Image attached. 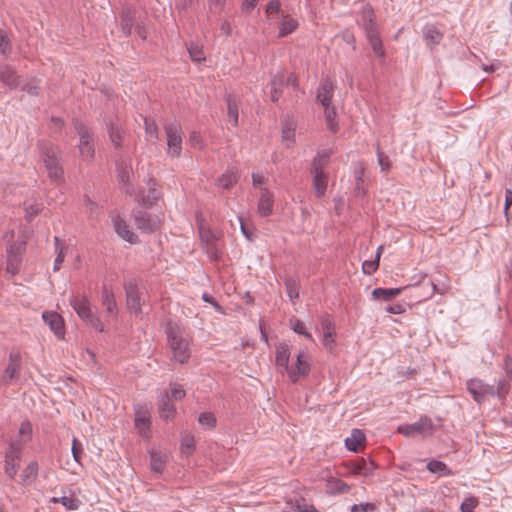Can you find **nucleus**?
Wrapping results in <instances>:
<instances>
[{
  "label": "nucleus",
  "instance_id": "1",
  "mask_svg": "<svg viewBox=\"0 0 512 512\" xmlns=\"http://www.w3.org/2000/svg\"><path fill=\"white\" fill-rule=\"evenodd\" d=\"M166 336L172 352V360L179 364L187 363L191 356V336L186 329L179 323L169 322L166 327Z\"/></svg>",
  "mask_w": 512,
  "mask_h": 512
},
{
  "label": "nucleus",
  "instance_id": "2",
  "mask_svg": "<svg viewBox=\"0 0 512 512\" xmlns=\"http://www.w3.org/2000/svg\"><path fill=\"white\" fill-rule=\"evenodd\" d=\"M41 155L48 177L59 184L64 179V170L60 164V150L57 146L48 145L41 148Z\"/></svg>",
  "mask_w": 512,
  "mask_h": 512
},
{
  "label": "nucleus",
  "instance_id": "3",
  "mask_svg": "<svg viewBox=\"0 0 512 512\" xmlns=\"http://www.w3.org/2000/svg\"><path fill=\"white\" fill-rule=\"evenodd\" d=\"M374 12L370 6H365L362 9V23L366 33V37L371 45V48L376 56L383 57L384 49L382 40L379 36L378 28L374 23Z\"/></svg>",
  "mask_w": 512,
  "mask_h": 512
},
{
  "label": "nucleus",
  "instance_id": "4",
  "mask_svg": "<svg viewBox=\"0 0 512 512\" xmlns=\"http://www.w3.org/2000/svg\"><path fill=\"white\" fill-rule=\"evenodd\" d=\"M167 141V155L171 158H179L182 154L183 129L177 120L163 125Z\"/></svg>",
  "mask_w": 512,
  "mask_h": 512
},
{
  "label": "nucleus",
  "instance_id": "5",
  "mask_svg": "<svg viewBox=\"0 0 512 512\" xmlns=\"http://www.w3.org/2000/svg\"><path fill=\"white\" fill-rule=\"evenodd\" d=\"M73 126L79 137L78 149L81 157L86 161L93 160L95 156V146L92 132L79 120H74Z\"/></svg>",
  "mask_w": 512,
  "mask_h": 512
},
{
  "label": "nucleus",
  "instance_id": "6",
  "mask_svg": "<svg viewBox=\"0 0 512 512\" xmlns=\"http://www.w3.org/2000/svg\"><path fill=\"white\" fill-rule=\"evenodd\" d=\"M107 133L111 144L118 152L128 149V133L120 124L118 118L109 119L105 121Z\"/></svg>",
  "mask_w": 512,
  "mask_h": 512
},
{
  "label": "nucleus",
  "instance_id": "7",
  "mask_svg": "<svg viewBox=\"0 0 512 512\" xmlns=\"http://www.w3.org/2000/svg\"><path fill=\"white\" fill-rule=\"evenodd\" d=\"M433 430V422L427 416L420 417L416 422L412 424H402L398 426V432L407 437L416 434L426 437L431 435Z\"/></svg>",
  "mask_w": 512,
  "mask_h": 512
},
{
  "label": "nucleus",
  "instance_id": "8",
  "mask_svg": "<svg viewBox=\"0 0 512 512\" xmlns=\"http://www.w3.org/2000/svg\"><path fill=\"white\" fill-rule=\"evenodd\" d=\"M467 389L473 399L478 403L485 401L488 397L495 396L494 387L484 383L480 379H470L467 381Z\"/></svg>",
  "mask_w": 512,
  "mask_h": 512
},
{
  "label": "nucleus",
  "instance_id": "9",
  "mask_svg": "<svg viewBox=\"0 0 512 512\" xmlns=\"http://www.w3.org/2000/svg\"><path fill=\"white\" fill-rule=\"evenodd\" d=\"M134 222L136 227L145 233L154 232L160 226V218L156 214L143 210L134 213Z\"/></svg>",
  "mask_w": 512,
  "mask_h": 512
},
{
  "label": "nucleus",
  "instance_id": "10",
  "mask_svg": "<svg viewBox=\"0 0 512 512\" xmlns=\"http://www.w3.org/2000/svg\"><path fill=\"white\" fill-rule=\"evenodd\" d=\"M25 243H11L7 246V267L6 270L12 275H16L20 269L21 255L24 252Z\"/></svg>",
  "mask_w": 512,
  "mask_h": 512
},
{
  "label": "nucleus",
  "instance_id": "11",
  "mask_svg": "<svg viewBox=\"0 0 512 512\" xmlns=\"http://www.w3.org/2000/svg\"><path fill=\"white\" fill-rule=\"evenodd\" d=\"M21 369V357L18 353H10L9 363L1 377V383L8 386L19 378Z\"/></svg>",
  "mask_w": 512,
  "mask_h": 512
},
{
  "label": "nucleus",
  "instance_id": "12",
  "mask_svg": "<svg viewBox=\"0 0 512 512\" xmlns=\"http://www.w3.org/2000/svg\"><path fill=\"white\" fill-rule=\"evenodd\" d=\"M310 364L308 355L305 352H299L296 356L295 366L287 368V374L293 383H296L301 377L308 374Z\"/></svg>",
  "mask_w": 512,
  "mask_h": 512
},
{
  "label": "nucleus",
  "instance_id": "13",
  "mask_svg": "<svg viewBox=\"0 0 512 512\" xmlns=\"http://www.w3.org/2000/svg\"><path fill=\"white\" fill-rule=\"evenodd\" d=\"M42 319L49 326L50 330L59 339H62L65 335L64 320L56 312L44 311L42 313Z\"/></svg>",
  "mask_w": 512,
  "mask_h": 512
},
{
  "label": "nucleus",
  "instance_id": "14",
  "mask_svg": "<svg viewBox=\"0 0 512 512\" xmlns=\"http://www.w3.org/2000/svg\"><path fill=\"white\" fill-rule=\"evenodd\" d=\"M124 289L126 294L127 308L131 312L139 314L141 312V304L137 284L134 281H129L124 285Z\"/></svg>",
  "mask_w": 512,
  "mask_h": 512
},
{
  "label": "nucleus",
  "instance_id": "15",
  "mask_svg": "<svg viewBox=\"0 0 512 512\" xmlns=\"http://www.w3.org/2000/svg\"><path fill=\"white\" fill-rule=\"evenodd\" d=\"M284 511H295V512H318L317 509L309 503L304 497L295 494L290 496L286 500V507Z\"/></svg>",
  "mask_w": 512,
  "mask_h": 512
},
{
  "label": "nucleus",
  "instance_id": "16",
  "mask_svg": "<svg viewBox=\"0 0 512 512\" xmlns=\"http://www.w3.org/2000/svg\"><path fill=\"white\" fill-rule=\"evenodd\" d=\"M150 414L147 410L137 407L135 409V428L144 438H150Z\"/></svg>",
  "mask_w": 512,
  "mask_h": 512
},
{
  "label": "nucleus",
  "instance_id": "17",
  "mask_svg": "<svg viewBox=\"0 0 512 512\" xmlns=\"http://www.w3.org/2000/svg\"><path fill=\"white\" fill-rule=\"evenodd\" d=\"M334 95V86L333 83L328 79H322L318 88L316 100L321 104V106L332 105V98Z\"/></svg>",
  "mask_w": 512,
  "mask_h": 512
},
{
  "label": "nucleus",
  "instance_id": "18",
  "mask_svg": "<svg viewBox=\"0 0 512 512\" xmlns=\"http://www.w3.org/2000/svg\"><path fill=\"white\" fill-rule=\"evenodd\" d=\"M132 175V168L129 164L121 163L118 165L117 178L119 182L122 184L125 193L128 195H133L135 191L131 182Z\"/></svg>",
  "mask_w": 512,
  "mask_h": 512
},
{
  "label": "nucleus",
  "instance_id": "19",
  "mask_svg": "<svg viewBox=\"0 0 512 512\" xmlns=\"http://www.w3.org/2000/svg\"><path fill=\"white\" fill-rule=\"evenodd\" d=\"M150 455V469L156 473H162L165 469L166 463L169 460V454L166 451L151 449Z\"/></svg>",
  "mask_w": 512,
  "mask_h": 512
},
{
  "label": "nucleus",
  "instance_id": "20",
  "mask_svg": "<svg viewBox=\"0 0 512 512\" xmlns=\"http://www.w3.org/2000/svg\"><path fill=\"white\" fill-rule=\"evenodd\" d=\"M274 206L273 194L267 188H261V195L258 201V213L262 217H267L272 214Z\"/></svg>",
  "mask_w": 512,
  "mask_h": 512
},
{
  "label": "nucleus",
  "instance_id": "21",
  "mask_svg": "<svg viewBox=\"0 0 512 512\" xmlns=\"http://www.w3.org/2000/svg\"><path fill=\"white\" fill-rule=\"evenodd\" d=\"M444 37V33L437 28L436 25L427 24L423 28V38L426 45L430 48H433L440 44Z\"/></svg>",
  "mask_w": 512,
  "mask_h": 512
},
{
  "label": "nucleus",
  "instance_id": "22",
  "mask_svg": "<svg viewBox=\"0 0 512 512\" xmlns=\"http://www.w3.org/2000/svg\"><path fill=\"white\" fill-rule=\"evenodd\" d=\"M112 223H113L114 230L119 237H121L122 239H124L130 243L137 242V240H138L137 236L132 231H130L128 225L120 216L113 217Z\"/></svg>",
  "mask_w": 512,
  "mask_h": 512
},
{
  "label": "nucleus",
  "instance_id": "23",
  "mask_svg": "<svg viewBox=\"0 0 512 512\" xmlns=\"http://www.w3.org/2000/svg\"><path fill=\"white\" fill-rule=\"evenodd\" d=\"M160 198V192L156 187V182L150 178L148 180V191L139 194V201L146 207H151Z\"/></svg>",
  "mask_w": 512,
  "mask_h": 512
},
{
  "label": "nucleus",
  "instance_id": "24",
  "mask_svg": "<svg viewBox=\"0 0 512 512\" xmlns=\"http://www.w3.org/2000/svg\"><path fill=\"white\" fill-rule=\"evenodd\" d=\"M0 81L10 89L19 86V76L10 65L0 66Z\"/></svg>",
  "mask_w": 512,
  "mask_h": 512
},
{
  "label": "nucleus",
  "instance_id": "25",
  "mask_svg": "<svg viewBox=\"0 0 512 512\" xmlns=\"http://www.w3.org/2000/svg\"><path fill=\"white\" fill-rule=\"evenodd\" d=\"M70 304L81 320L86 321L91 318L90 302L86 297L73 298Z\"/></svg>",
  "mask_w": 512,
  "mask_h": 512
},
{
  "label": "nucleus",
  "instance_id": "26",
  "mask_svg": "<svg viewBox=\"0 0 512 512\" xmlns=\"http://www.w3.org/2000/svg\"><path fill=\"white\" fill-rule=\"evenodd\" d=\"M101 304L109 315L114 316L117 314L118 310L114 293L107 285L102 286Z\"/></svg>",
  "mask_w": 512,
  "mask_h": 512
},
{
  "label": "nucleus",
  "instance_id": "27",
  "mask_svg": "<svg viewBox=\"0 0 512 512\" xmlns=\"http://www.w3.org/2000/svg\"><path fill=\"white\" fill-rule=\"evenodd\" d=\"M321 326L323 329V345L331 348L335 342V325L333 321L328 316H326L322 318Z\"/></svg>",
  "mask_w": 512,
  "mask_h": 512
},
{
  "label": "nucleus",
  "instance_id": "28",
  "mask_svg": "<svg viewBox=\"0 0 512 512\" xmlns=\"http://www.w3.org/2000/svg\"><path fill=\"white\" fill-rule=\"evenodd\" d=\"M311 173L313 174L315 195L322 197L327 189V175L324 171H319V168L311 169Z\"/></svg>",
  "mask_w": 512,
  "mask_h": 512
},
{
  "label": "nucleus",
  "instance_id": "29",
  "mask_svg": "<svg viewBox=\"0 0 512 512\" xmlns=\"http://www.w3.org/2000/svg\"><path fill=\"white\" fill-rule=\"evenodd\" d=\"M374 469L375 465L371 460L362 458L351 462V471L355 475L367 477Z\"/></svg>",
  "mask_w": 512,
  "mask_h": 512
},
{
  "label": "nucleus",
  "instance_id": "30",
  "mask_svg": "<svg viewBox=\"0 0 512 512\" xmlns=\"http://www.w3.org/2000/svg\"><path fill=\"white\" fill-rule=\"evenodd\" d=\"M160 415L164 419L172 418L176 413L175 406L171 403L167 392H163L158 399Z\"/></svg>",
  "mask_w": 512,
  "mask_h": 512
},
{
  "label": "nucleus",
  "instance_id": "31",
  "mask_svg": "<svg viewBox=\"0 0 512 512\" xmlns=\"http://www.w3.org/2000/svg\"><path fill=\"white\" fill-rule=\"evenodd\" d=\"M297 27L298 21L296 19L287 14L282 15V18L280 19L278 36L285 37L294 32L297 29Z\"/></svg>",
  "mask_w": 512,
  "mask_h": 512
},
{
  "label": "nucleus",
  "instance_id": "32",
  "mask_svg": "<svg viewBox=\"0 0 512 512\" xmlns=\"http://www.w3.org/2000/svg\"><path fill=\"white\" fill-rule=\"evenodd\" d=\"M265 12L270 22L278 21L282 18V15H285L279 0H270L266 5Z\"/></svg>",
  "mask_w": 512,
  "mask_h": 512
},
{
  "label": "nucleus",
  "instance_id": "33",
  "mask_svg": "<svg viewBox=\"0 0 512 512\" xmlns=\"http://www.w3.org/2000/svg\"><path fill=\"white\" fill-rule=\"evenodd\" d=\"M237 179V171L234 168H229L217 179L216 184L220 188L229 189L237 182Z\"/></svg>",
  "mask_w": 512,
  "mask_h": 512
},
{
  "label": "nucleus",
  "instance_id": "34",
  "mask_svg": "<svg viewBox=\"0 0 512 512\" xmlns=\"http://www.w3.org/2000/svg\"><path fill=\"white\" fill-rule=\"evenodd\" d=\"M402 292V288H375L372 291V297L381 301H389L397 297Z\"/></svg>",
  "mask_w": 512,
  "mask_h": 512
},
{
  "label": "nucleus",
  "instance_id": "35",
  "mask_svg": "<svg viewBox=\"0 0 512 512\" xmlns=\"http://www.w3.org/2000/svg\"><path fill=\"white\" fill-rule=\"evenodd\" d=\"M364 440L365 434L360 429H353L351 435L345 439V446L348 450L356 452Z\"/></svg>",
  "mask_w": 512,
  "mask_h": 512
},
{
  "label": "nucleus",
  "instance_id": "36",
  "mask_svg": "<svg viewBox=\"0 0 512 512\" xmlns=\"http://www.w3.org/2000/svg\"><path fill=\"white\" fill-rule=\"evenodd\" d=\"M60 503L69 511L78 510L82 504L81 500L71 490L63 492V495L60 496Z\"/></svg>",
  "mask_w": 512,
  "mask_h": 512
},
{
  "label": "nucleus",
  "instance_id": "37",
  "mask_svg": "<svg viewBox=\"0 0 512 512\" xmlns=\"http://www.w3.org/2000/svg\"><path fill=\"white\" fill-rule=\"evenodd\" d=\"M38 475V464L35 461H31L22 471L21 484L30 485L37 478Z\"/></svg>",
  "mask_w": 512,
  "mask_h": 512
},
{
  "label": "nucleus",
  "instance_id": "38",
  "mask_svg": "<svg viewBox=\"0 0 512 512\" xmlns=\"http://www.w3.org/2000/svg\"><path fill=\"white\" fill-rule=\"evenodd\" d=\"M120 19H121V29L125 36H129L132 31L133 27V12L130 8H123L120 13Z\"/></svg>",
  "mask_w": 512,
  "mask_h": 512
},
{
  "label": "nucleus",
  "instance_id": "39",
  "mask_svg": "<svg viewBox=\"0 0 512 512\" xmlns=\"http://www.w3.org/2000/svg\"><path fill=\"white\" fill-rule=\"evenodd\" d=\"M426 468L429 472L437 474L438 476H450L452 475L451 469L442 461L430 460Z\"/></svg>",
  "mask_w": 512,
  "mask_h": 512
},
{
  "label": "nucleus",
  "instance_id": "40",
  "mask_svg": "<svg viewBox=\"0 0 512 512\" xmlns=\"http://www.w3.org/2000/svg\"><path fill=\"white\" fill-rule=\"evenodd\" d=\"M289 358H290V351L289 346L285 343H281L277 347L276 352V365L284 367L287 371V368H290L289 366Z\"/></svg>",
  "mask_w": 512,
  "mask_h": 512
},
{
  "label": "nucleus",
  "instance_id": "41",
  "mask_svg": "<svg viewBox=\"0 0 512 512\" xmlns=\"http://www.w3.org/2000/svg\"><path fill=\"white\" fill-rule=\"evenodd\" d=\"M144 127L147 140L155 144L159 140V129L156 122L153 119L145 117Z\"/></svg>",
  "mask_w": 512,
  "mask_h": 512
},
{
  "label": "nucleus",
  "instance_id": "42",
  "mask_svg": "<svg viewBox=\"0 0 512 512\" xmlns=\"http://www.w3.org/2000/svg\"><path fill=\"white\" fill-rule=\"evenodd\" d=\"M325 121L327 124V128L335 133L338 130V123L336 121V109L333 105L323 106Z\"/></svg>",
  "mask_w": 512,
  "mask_h": 512
},
{
  "label": "nucleus",
  "instance_id": "43",
  "mask_svg": "<svg viewBox=\"0 0 512 512\" xmlns=\"http://www.w3.org/2000/svg\"><path fill=\"white\" fill-rule=\"evenodd\" d=\"M284 285L289 299L294 302L299 297L298 282L291 276H286Z\"/></svg>",
  "mask_w": 512,
  "mask_h": 512
},
{
  "label": "nucleus",
  "instance_id": "44",
  "mask_svg": "<svg viewBox=\"0 0 512 512\" xmlns=\"http://www.w3.org/2000/svg\"><path fill=\"white\" fill-rule=\"evenodd\" d=\"M226 104L228 110V118L233 123L234 126H237L239 113L235 97L232 95H227Z\"/></svg>",
  "mask_w": 512,
  "mask_h": 512
},
{
  "label": "nucleus",
  "instance_id": "45",
  "mask_svg": "<svg viewBox=\"0 0 512 512\" xmlns=\"http://www.w3.org/2000/svg\"><path fill=\"white\" fill-rule=\"evenodd\" d=\"M331 151L323 150L317 153L314 157L311 165V169L319 168V171H324V167L329 161Z\"/></svg>",
  "mask_w": 512,
  "mask_h": 512
},
{
  "label": "nucleus",
  "instance_id": "46",
  "mask_svg": "<svg viewBox=\"0 0 512 512\" xmlns=\"http://www.w3.org/2000/svg\"><path fill=\"white\" fill-rule=\"evenodd\" d=\"M282 140L286 142L287 147H290L295 140V127L293 123L285 122L282 125Z\"/></svg>",
  "mask_w": 512,
  "mask_h": 512
},
{
  "label": "nucleus",
  "instance_id": "47",
  "mask_svg": "<svg viewBox=\"0 0 512 512\" xmlns=\"http://www.w3.org/2000/svg\"><path fill=\"white\" fill-rule=\"evenodd\" d=\"M282 84H283V79L280 76H275L271 80V83H270V85H271L270 97H271V100L273 102H277L279 100V97L281 95L280 87L282 86Z\"/></svg>",
  "mask_w": 512,
  "mask_h": 512
},
{
  "label": "nucleus",
  "instance_id": "48",
  "mask_svg": "<svg viewBox=\"0 0 512 512\" xmlns=\"http://www.w3.org/2000/svg\"><path fill=\"white\" fill-rule=\"evenodd\" d=\"M22 448L18 443H11L6 451L5 459L9 461H20Z\"/></svg>",
  "mask_w": 512,
  "mask_h": 512
},
{
  "label": "nucleus",
  "instance_id": "49",
  "mask_svg": "<svg viewBox=\"0 0 512 512\" xmlns=\"http://www.w3.org/2000/svg\"><path fill=\"white\" fill-rule=\"evenodd\" d=\"M12 51L11 42L7 36V33L0 29V53L4 57H8Z\"/></svg>",
  "mask_w": 512,
  "mask_h": 512
},
{
  "label": "nucleus",
  "instance_id": "50",
  "mask_svg": "<svg viewBox=\"0 0 512 512\" xmlns=\"http://www.w3.org/2000/svg\"><path fill=\"white\" fill-rule=\"evenodd\" d=\"M187 49H188V53H189L192 61L201 62V61L205 60V55H204L203 49L198 44L192 43L188 46Z\"/></svg>",
  "mask_w": 512,
  "mask_h": 512
},
{
  "label": "nucleus",
  "instance_id": "51",
  "mask_svg": "<svg viewBox=\"0 0 512 512\" xmlns=\"http://www.w3.org/2000/svg\"><path fill=\"white\" fill-rule=\"evenodd\" d=\"M195 450V440L191 435H185L181 441V451L185 455H191Z\"/></svg>",
  "mask_w": 512,
  "mask_h": 512
},
{
  "label": "nucleus",
  "instance_id": "52",
  "mask_svg": "<svg viewBox=\"0 0 512 512\" xmlns=\"http://www.w3.org/2000/svg\"><path fill=\"white\" fill-rule=\"evenodd\" d=\"M198 422L206 428H214L216 426V417L211 412H203L198 417Z\"/></svg>",
  "mask_w": 512,
  "mask_h": 512
},
{
  "label": "nucleus",
  "instance_id": "53",
  "mask_svg": "<svg viewBox=\"0 0 512 512\" xmlns=\"http://www.w3.org/2000/svg\"><path fill=\"white\" fill-rule=\"evenodd\" d=\"M189 144L195 148L202 150L205 148V142L202 136L197 131H192L189 135Z\"/></svg>",
  "mask_w": 512,
  "mask_h": 512
},
{
  "label": "nucleus",
  "instance_id": "54",
  "mask_svg": "<svg viewBox=\"0 0 512 512\" xmlns=\"http://www.w3.org/2000/svg\"><path fill=\"white\" fill-rule=\"evenodd\" d=\"M84 209L90 217L98 216L100 211L98 204L95 201L91 200L89 197H86L84 199Z\"/></svg>",
  "mask_w": 512,
  "mask_h": 512
},
{
  "label": "nucleus",
  "instance_id": "55",
  "mask_svg": "<svg viewBox=\"0 0 512 512\" xmlns=\"http://www.w3.org/2000/svg\"><path fill=\"white\" fill-rule=\"evenodd\" d=\"M291 328L295 333L303 335L308 339H312V335L306 330V327L301 320H299V319L292 320Z\"/></svg>",
  "mask_w": 512,
  "mask_h": 512
},
{
  "label": "nucleus",
  "instance_id": "56",
  "mask_svg": "<svg viewBox=\"0 0 512 512\" xmlns=\"http://www.w3.org/2000/svg\"><path fill=\"white\" fill-rule=\"evenodd\" d=\"M478 505V500L477 498L473 497V496H469V497H466L461 505H460V510L461 512H474V509L477 507Z\"/></svg>",
  "mask_w": 512,
  "mask_h": 512
},
{
  "label": "nucleus",
  "instance_id": "57",
  "mask_svg": "<svg viewBox=\"0 0 512 512\" xmlns=\"http://www.w3.org/2000/svg\"><path fill=\"white\" fill-rule=\"evenodd\" d=\"M19 469L18 461H9L5 459L4 471L7 477L14 479Z\"/></svg>",
  "mask_w": 512,
  "mask_h": 512
},
{
  "label": "nucleus",
  "instance_id": "58",
  "mask_svg": "<svg viewBox=\"0 0 512 512\" xmlns=\"http://www.w3.org/2000/svg\"><path fill=\"white\" fill-rule=\"evenodd\" d=\"M379 267L378 259L366 260L362 263V271L365 275H372Z\"/></svg>",
  "mask_w": 512,
  "mask_h": 512
},
{
  "label": "nucleus",
  "instance_id": "59",
  "mask_svg": "<svg viewBox=\"0 0 512 512\" xmlns=\"http://www.w3.org/2000/svg\"><path fill=\"white\" fill-rule=\"evenodd\" d=\"M331 489L334 493L343 494L349 492L350 486L340 479H335L331 482Z\"/></svg>",
  "mask_w": 512,
  "mask_h": 512
},
{
  "label": "nucleus",
  "instance_id": "60",
  "mask_svg": "<svg viewBox=\"0 0 512 512\" xmlns=\"http://www.w3.org/2000/svg\"><path fill=\"white\" fill-rule=\"evenodd\" d=\"M42 203L35 202L34 204L27 205L25 207V213L27 220L33 219L42 210Z\"/></svg>",
  "mask_w": 512,
  "mask_h": 512
},
{
  "label": "nucleus",
  "instance_id": "61",
  "mask_svg": "<svg viewBox=\"0 0 512 512\" xmlns=\"http://www.w3.org/2000/svg\"><path fill=\"white\" fill-rule=\"evenodd\" d=\"M170 388H171V396L174 400L178 401L185 397L186 392H185L184 388L182 387V385H180L178 383H171Z\"/></svg>",
  "mask_w": 512,
  "mask_h": 512
},
{
  "label": "nucleus",
  "instance_id": "62",
  "mask_svg": "<svg viewBox=\"0 0 512 512\" xmlns=\"http://www.w3.org/2000/svg\"><path fill=\"white\" fill-rule=\"evenodd\" d=\"M227 0H209V10L214 14H220L225 10Z\"/></svg>",
  "mask_w": 512,
  "mask_h": 512
},
{
  "label": "nucleus",
  "instance_id": "63",
  "mask_svg": "<svg viewBox=\"0 0 512 512\" xmlns=\"http://www.w3.org/2000/svg\"><path fill=\"white\" fill-rule=\"evenodd\" d=\"M376 153H377V160H378V164L380 166V170L387 171L391 166L389 157L384 152L380 151L379 149H377Z\"/></svg>",
  "mask_w": 512,
  "mask_h": 512
},
{
  "label": "nucleus",
  "instance_id": "64",
  "mask_svg": "<svg viewBox=\"0 0 512 512\" xmlns=\"http://www.w3.org/2000/svg\"><path fill=\"white\" fill-rule=\"evenodd\" d=\"M494 390H495V396H497L499 399L502 400L508 394L509 387H508V385L506 384L505 381L499 380L498 383H497V387L494 388Z\"/></svg>",
  "mask_w": 512,
  "mask_h": 512
}]
</instances>
